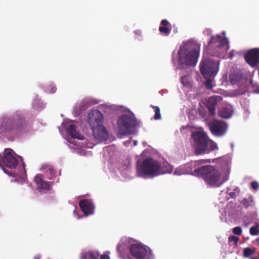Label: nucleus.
Listing matches in <instances>:
<instances>
[{"instance_id": "3", "label": "nucleus", "mask_w": 259, "mask_h": 259, "mask_svg": "<svg viewBox=\"0 0 259 259\" xmlns=\"http://www.w3.org/2000/svg\"><path fill=\"white\" fill-rule=\"evenodd\" d=\"M200 45L187 42L181 46L178 51V61L181 65L195 66L199 56Z\"/></svg>"}, {"instance_id": "34", "label": "nucleus", "mask_w": 259, "mask_h": 259, "mask_svg": "<svg viewBox=\"0 0 259 259\" xmlns=\"http://www.w3.org/2000/svg\"><path fill=\"white\" fill-rule=\"evenodd\" d=\"M4 170L5 171V172L8 174L9 175H10V176H11L13 177H16V176H17L16 174L15 173H14V172H9L8 170H6L5 169H4Z\"/></svg>"}, {"instance_id": "9", "label": "nucleus", "mask_w": 259, "mask_h": 259, "mask_svg": "<svg viewBox=\"0 0 259 259\" xmlns=\"http://www.w3.org/2000/svg\"><path fill=\"white\" fill-rule=\"evenodd\" d=\"M208 126L212 134L216 137L223 136L228 129L226 122L216 119L209 122Z\"/></svg>"}, {"instance_id": "13", "label": "nucleus", "mask_w": 259, "mask_h": 259, "mask_svg": "<svg viewBox=\"0 0 259 259\" xmlns=\"http://www.w3.org/2000/svg\"><path fill=\"white\" fill-rule=\"evenodd\" d=\"M94 137L100 142H106L109 138L108 130L102 124L92 128Z\"/></svg>"}, {"instance_id": "11", "label": "nucleus", "mask_w": 259, "mask_h": 259, "mask_svg": "<svg viewBox=\"0 0 259 259\" xmlns=\"http://www.w3.org/2000/svg\"><path fill=\"white\" fill-rule=\"evenodd\" d=\"M132 256L138 259L145 258L148 254V248L141 244H134L130 247Z\"/></svg>"}, {"instance_id": "17", "label": "nucleus", "mask_w": 259, "mask_h": 259, "mask_svg": "<svg viewBox=\"0 0 259 259\" xmlns=\"http://www.w3.org/2000/svg\"><path fill=\"white\" fill-rule=\"evenodd\" d=\"M34 181L38 190L49 191L51 189V182L44 181L42 175L37 174L34 178Z\"/></svg>"}, {"instance_id": "2", "label": "nucleus", "mask_w": 259, "mask_h": 259, "mask_svg": "<svg viewBox=\"0 0 259 259\" xmlns=\"http://www.w3.org/2000/svg\"><path fill=\"white\" fill-rule=\"evenodd\" d=\"M191 138L192 146L196 155L208 154L218 149L217 144L209 138L204 131L193 132Z\"/></svg>"}, {"instance_id": "8", "label": "nucleus", "mask_w": 259, "mask_h": 259, "mask_svg": "<svg viewBox=\"0 0 259 259\" xmlns=\"http://www.w3.org/2000/svg\"><path fill=\"white\" fill-rule=\"evenodd\" d=\"M219 61H214L210 59H206L200 65V70L205 78H213L219 71Z\"/></svg>"}, {"instance_id": "47", "label": "nucleus", "mask_w": 259, "mask_h": 259, "mask_svg": "<svg viewBox=\"0 0 259 259\" xmlns=\"http://www.w3.org/2000/svg\"><path fill=\"white\" fill-rule=\"evenodd\" d=\"M250 259H258V258H254V257H253V258H251Z\"/></svg>"}, {"instance_id": "32", "label": "nucleus", "mask_w": 259, "mask_h": 259, "mask_svg": "<svg viewBox=\"0 0 259 259\" xmlns=\"http://www.w3.org/2000/svg\"><path fill=\"white\" fill-rule=\"evenodd\" d=\"M251 187L254 190H257L259 187V184L256 181H253L251 183Z\"/></svg>"}, {"instance_id": "46", "label": "nucleus", "mask_w": 259, "mask_h": 259, "mask_svg": "<svg viewBox=\"0 0 259 259\" xmlns=\"http://www.w3.org/2000/svg\"><path fill=\"white\" fill-rule=\"evenodd\" d=\"M256 226L258 227V232H259V224L258 225H257Z\"/></svg>"}, {"instance_id": "48", "label": "nucleus", "mask_w": 259, "mask_h": 259, "mask_svg": "<svg viewBox=\"0 0 259 259\" xmlns=\"http://www.w3.org/2000/svg\"><path fill=\"white\" fill-rule=\"evenodd\" d=\"M231 58H232V56L230 55Z\"/></svg>"}, {"instance_id": "40", "label": "nucleus", "mask_w": 259, "mask_h": 259, "mask_svg": "<svg viewBox=\"0 0 259 259\" xmlns=\"http://www.w3.org/2000/svg\"><path fill=\"white\" fill-rule=\"evenodd\" d=\"M137 144H138V141L137 140H135L134 142V146H137Z\"/></svg>"}, {"instance_id": "23", "label": "nucleus", "mask_w": 259, "mask_h": 259, "mask_svg": "<svg viewBox=\"0 0 259 259\" xmlns=\"http://www.w3.org/2000/svg\"><path fill=\"white\" fill-rule=\"evenodd\" d=\"M99 253L95 251L82 252L81 254L82 259H99Z\"/></svg>"}, {"instance_id": "22", "label": "nucleus", "mask_w": 259, "mask_h": 259, "mask_svg": "<svg viewBox=\"0 0 259 259\" xmlns=\"http://www.w3.org/2000/svg\"><path fill=\"white\" fill-rule=\"evenodd\" d=\"M160 170L159 173L160 175L165 174L171 173L174 169L173 166L168 163L167 162H163L161 164H160Z\"/></svg>"}, {"instance_id": "26", "label": "nucleus", "mask_w": 259, "mask_h": 259, "mask_svg": "<svg viewBox=\"0 0 259 259\" xmlns=\"http://www.w3.org/2000/svg\"><path fill=\"white\" fill-rule=\"evenodd\" d=\"M151 107L153 108L154 110V111L155 112V115L154 116V119L155 120H158L161 118V114H160V108L154 105H151Z\"/></svg>"}, {"instance_id": "21", "label": "nucleus", "mask_w": 259, "mask_h": 259, "mask_svg": "<svg viewBox=\"0 0 259 259\" xmlns=\"http://www.w3.org/2000/svg\"><path fill=\"white\" fill-rule=\"evenodd\" d=\"M66 131L72 138H76L79 140L83 139V136L80 135L76 131V127L74 124H70L67 128Z\"/></svg>"}, {"instance_id": "16", "label": "nucleus", "mask_w": 259, "mask_h": 259, "mask_svg": "<svg viewBox=\"0 0 259 259\" xmlns=\"http://www.w3.org/2000/svg\"><path fill=\"white\" fill-rule=\"evenodd\" d=\"M127 241L128 239L127 238H123L121 242L117 247V250L119 253V256L123 259H125V257L128 254V250L130 251L129 245L126 244Z\"/></svg>"}, {"instance_id": "45", "label": "nucleus", "mask_w": 259, "mask_h": 259, "mask_svg": "<svg viewBox=\"0 0 259 259\" xmlns=\"http://www.w3.org/2000/svg\"><path fill=\"white\" fill-rule=\"evenodd\" d=\"M182 83H184V82H183V77H182Z\"/></svg>"}, {"instance_id": "7", "label": "nucleus", "mask_w": 259, "mask_h": 259, "mask_svg": "<svg viewBox=\"0 0 259 259\" xmlns=\"http://www.w3.org/2000/svg\"><path fill=\"white\" fill-rule=\"evenodd\" d=\"M208 47L214 51L213 55L221 57L225 54L229 49V42L226 38H223L219 35H212L208 42Z\"/></svg>"}, {"instance_id": "35", "label": "nucleus", "mask_w": 259, "mask_h": 259, "mask_svg": "<svg viewBox=\"0 0 259 259\" xmlns=\"http://www.w3.org/2000/svg\"><path fill=\"white\" fill-rule=\"evenodd\" d=\"M100 259H110L109 255L107 254H103L101 256Z\"/></svg>"}, {"instance_id": "25", "label": "nucleus", "mask_w": 259, "mask_h": 259, "mask_svg": "<svg viewBox=\"0 0 259 259\" xmlns=\"http://www.w3.org/2000/svg\"><path fill=\"white\" fill-rule=\"evenodd\" d=\"M253 197L250 196L248 199L244 198L242 201V203L245 208H248L253 203Z\"/></svg>"}, {"instance_id": "33", "label": "nucleus", "mask_w": 259, "mask_h": 259, "mask_svg": "<svg viewBox=\"0 0 259 259\" xmlns=\"http://www.w3.org/2000/svg\"><path fill=\"white\" fill-rule=\"evenodd\" d=\"M183 167L182 166H181L179 167L178 168H177L175 171V174L176 175H181L182 174H184V171H181L183 169Z\"/></svg>"}, {"instance_id": "43", "label": "nucleus", "mask_w": 259, "mask_h": 259, "mask_svg": "<svg viewBox=\"0 0 259 259\" xmlns=\"http://www.w3.org/2000/svg\"><path fill=\"white\" fill-rule=\"evenodd\" d=\"M200 114H201V115H202V116L203 117H204V115H203V112H201V111H200Z\"/></svg>"}, {"instance_id": "38", "label": "nucleus", "mask_w": 259, "mask_h": 259, "mask_svg": "<svg viewBox=\"0 0 259 259\" xmlns=\"http://www.w3.org/2000/svg\"><path fill=\"white\" fill-rule=\"evenodd\" d=\"M56 88L55 87H52L51 88V91H50L51 93H54L56 92Z\"/></svg>"}, {"instance_id": "37", "label": "nucleus", "mask_w": 259, "mask_h": 259, "mask_svg": "<svg viewBox=\"0 0 259 259\" xmlns=\"http://www.w3.org/2000/svg\"><path fill=\"white\" fill-rule=\"evenodd\" d=\"M131 143V138L127 140V141H126L124 142V145L125 146H128Z\"/></svg>"}, {"instance_id": "24", "label": "nucleus", "mask_w": 259, "mask_h": 259, "mask_svg": "<svg viewBox=\"0 0 259 259\" xmlns=\"http://www.w3.org/2000/svg\"><path fill=\"white\" fill-rule=\"evenodd\" d=\"M218 114L220 117L227 119L232 116V111L229 108L224 107L219 111Z\"/></svg>"}, {"instance_id": "30", "label": "nucleus", "mask_w": 259, "mask_h": 259, "mask_svg": "<svg viewBox=\"0 0 259 259\" xmlns=\"http://www.w3.org/2000/svg\"><path fill=\"white\" fill-rule=\"evenodd\" d=\"M211 78H206V81L205 82V85L207 89H211L212 85H211Z\"/></svg>"}, {"instance_id": "18", "label": "nucleus", "mask_w": 259, "mask_h": 259, "mask_svg": "<svg viewBox=\"0 0 259 259\" xmlns=\"http://www.w3.org/2000/svg\"><path fill=\"white\" fill-rule=\"evenodd\" d=\"M41 169L48 179L52 180L55 177L56 172L52 165L47 163L43 164L41 165Z\"/></svg>"}, {"instance_id": "12", "label": "nucleus", "mask_w": 259, "mask_h": 259, "mask_svg": "<svg viewBox=\"0 0 259 259\" xmlns=\"http://www.w3.org/2000/svg\"><path fill=\"white\" fill-rule=\"evenodd\" d=\"M103 115L99 110L91 111L88 116L87 121L91 128L102 124Z\"/></svg>"}, {"instance_id": "15", "label": "nucleus", "mask_w": 259, "mask_h": 259, "mask_svg": "<svg viewBox=\"0 0 259 259\" xmlns=\"http://www.w3.org/2000/svg\"><path fill=\"white\" fill-rule=\"evenodd\" d=\"M221 98V97L220 96H214L209 97L208 99L206 107L210 115H214L215 114V108Z\"/></svg>"}, {"instance_id": "39", "label": "nucleus", "mask_w": 259, "mask_h": 259, "mask_svg": "<svg viewBox=\"0 0 259 259\" xmlns=\"http://www.w3.org/2000/svg\"><path fill=\"white\" fill-rule=\"evenodd\" d=\"M40 256L39 255H36L34 257V259H40Z\"/></svg>"}, {"instance_id": "1", "label": "nucleus", "mask_w": 259, "mask_h": 259, "mask_svg": "<svg viewBox=\"0 0 259 259\" xmlns=\"http://www.w3.org/2000/svg\"><path fill=\"white\" fill-rule=\"evenodd\" d=\"M26 126V122L23 115L16 113L11 117H3L0 122V133L7 136L17 135L24 131Z\"/></svg>"}, {"instance_id": "42", "label": "nucleus", "mask_w": 259, "mask_h": 259, "mask_svg": "<svg viewBox=\"0 0 259 259\" xmlns=\"http://www.w3.org/2000/svg\"><path fill=\"white\" fill-rule=\"evenodd\" d=\"M200 114H201V115H202V116L203 117H204V115H203V112H201V111H200Z\"/></svg>"}, {"instance_id": "41", "label": "nucleus", "mask_w": 259, "mask_h": 259, "mask_svg": "<svg viewBox=\"0 0 259 259\" xmlns=\"http://www.w3.org/2000/svg\"><path fill=\"white\" fill-rule=\"evenodd\" d=\"M256 242L258 243L259 245V237L256 239Z\"/></svg>"}, {"instance_id": "6", "label": "nucleus", "mask_w": 259, "mask_h": 259, "mask_svg": "<svg viewBox=\"0 0 259 259\" xmlns=\"http://www.w3.org/2000/svg\"><path fill=\"white\" fill-rule=\"evenodd\" d=\"M159 163L152 158L145 159L137 167V175L143 178H153L160 175Z\"/></svg>"}, {"instance_id": "29", "label": "nucleus", "mask_w": 259, "mask_h": 259, "mask_svg": "<svg viewBox=\"0 0 259 259\" xmlns=\"http://www.w3.org/2000/svg\"><path fill=\"white\" fill-rule=\"evenodd\" d=\"M242 230L241 227H236L233 229V233L236 235H240L242 234Z\"/></svg>"}, {"instance_id": "44", "label": "nucleus", "mask_w": 259, "mask_h": 259, "mask_svg": "<svg viewBox=\"0 0 259 259\" xmlns=\"http://www.w3.org/2000/svg\"><path fill=\"white\" fill-rule=\"evenodd\" d=\"M114 110L117 109V106H115L114 105Z\"/></svg>"}, {"instance_id": "27", "label": "nucleus", "mask_w": 259, "mask_h": 259, "mask_svg": "<svg viewBox=\"0 0 259 259\" xmlns=\"http://www.w3.org/2000/svg\"><path fill=\"white\" fill-rule=\"evenodd\" d=\"M254 253V250L249 247H247L244 249L243 255L245 257H249Z\"/></svg>"}, {"instance_id": "10", "label": "nucleus", "mask_w": 259, "mask_h": 259, "mask_svg": "<svg viewBox=\"0 0 259 259\" xmlns=\"http://www.w3.org/2000/svg\"><path fill=\"white\" fill-rule=\"evenodd\" d=\"M245 62L252 68H255L259 64V48L249 50L244 54Z\"/></svg>"}, {"instance_id": "20", "label": "nucleus", "mask_w": 259, "mask_h": 259, "mask_svg": "<svg viewBox=\"0 0 259 259\" xmlns=\"http://www.w3.org/2000/svg\"><path fill=\"white\" fill-rule=\"evenodd\" d=\"M104 157L109 163H112L113 156V146L110 145L104 148Z\"/></svg>"}, {"instance_id": "31", "label": "nucleus", "mask_w": 259, "mask_h": 259, "mask_svg": "<svg viewBox=\"0 0 259 259\" xmlns=\"http://www.w3.org/2000/svg\"><path fill=\"white\" fill-rule=\"evenodd\" d=\"M238 240H239L238 237H236L235 236L232 235V236H230L229 237V241L230 242H234L235 245H236L237 244Z\"/></svg>"}, {"instance_id": "19", "label": "nucleus", "mask_w": 259, "mask_h": 259, "mask_svg": "<svg viewBox=\"0 0 259 259\" xmlns=\"http://www.w3.org/2000/svg\"><path fill=\"white\" fill-rule=\"evenodd\" d=\"M159 31L161 34L168 36L170 33L171 24L167 20H162L160 22Z\"/></svg>"}, {"instance_id": "36", "label": "nucleus", "mask_w": 259, "mask_h": 259, "mask_svg": "<svg viewBox=\"0 0 259 259\" xmlns=\"http://www.w3.org/2000/svg\"><path fill=\"white\" fill-rule=\"evenodd\" d=\"M199 161L201 162V163H210V160L209 159H202L200 160Z\"/></svg>"}, {"instance_id": "4", "label": "nucleus", "mask_w": 259, "mask_h": 259, "mask_svg": "<svg viewBox=\"0 0 259 259\" xmlns=\"http://www.w3.org/2000/svg\"><path fill=\"white\" fill-rule=\"evenodd\" d=\"M194 172L211 187H219L222 185L221 174L219 169L212 165L202 166L195 169Z\"/></svg>"}, {"instance_id": "14", "label": "nucleus", "mask_w": 259, "mask_h": 259, "mask_svg": "<svg viewBox=\"0 0 259 259\" xmlns=\"http://www.w3.org/2000/svg\"><path fill=\"white\" fill-rule=\"evenodd\" d=\"M79 205L85 215L87 216L94 213L95 206L91 200H81L79 201Z\"/></svg>"}, {"instance_id": "5", "label": "nucleus", "mask_w": 259, "mask_h": 259, "mask_svg": "<svg viewBox=\"0 0 259 259\" xmlns=\"http://www.w3.org/2000/svg\"><path fill=\"white\" fill-rule=\"evenodd\" d=\"M118 128V137L122 138V136L136 134L140 122L136 118L134 114H124L117 120Z\"/></svg>"}, {"instance_id": "28", "label": "nucleus", "mask_w": 259, "mask_h": 259, "mask_svg": "<svg viewBox=\"0 0 259 259\" xmlns=\"http://www.w3.org/2000/svg\"><path fill=\"white\" fill-rule=\"evenodd\" d=\"M250 233L252 235H256L259 232L257 226H252L250 228Z\"/></svg>"}]
</instances>
